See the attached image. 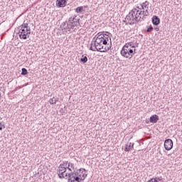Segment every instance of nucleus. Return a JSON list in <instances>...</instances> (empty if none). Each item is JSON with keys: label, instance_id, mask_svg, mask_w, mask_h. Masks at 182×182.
<instances>
[{"label": "nucleus", "instance_id": "c9c22d12", "mask_svg": "<svg viewBox=\"0 0 182 182\" xmlns=\"http://www.w3.org/2000/svg\"><path fill=\"white\" fill-rule=\"evenodd\" d=\"M2 126V123L0 122V127Z\"/></svg>", "mask_w": 182, "mask_h": 182}, {"label": "nucleus", "instance_id": "cd10ccee", "mask_svg": "<svg viewBox=\"0 0 182 182\" xmlns=\"http://www.w3.org/2000/svg\"><path fill=\"white\" fill-rule=\"evenodd\" d=\"M149 5V1H145L144 3L142 4V8L144 9V7L147 6Z\"/></svg>", "mask_w": 182, "mask_h": 182}, {"label": "nucleus", "instance_id": "a211bd4d", "mask_svg": "<svg viewBox=\"0 0 182 182\" xmlns=\"http://www.w3.org/2000/svg\"><path fill=\"white\" fill-rule=\"evenodd\" d=\"M81 63H86L87 62V56L82 55L80 58Z\"/></svg>", "mask_w": 182, "mask_h": 182}, {"label": "nucleus", "instance_id": "e433bc0d", "mask_svg": "<svg viewBox=\"0 0 182 182\" xmlns=\"http://www.w3.org/2000/svg\"><path fill=\"white\" fill-rule=\"evenodd\" d=\"M146 123H149V120H146Z\"/></svg>", "mask_w": 182, "mask_h": 182}, {"label": "nucleus", "instance_id": "f257e3e1", "mask_svg": "<svg viewBox=\"0 0 182 182\" xmlns=\"http://www.w3.org/2000/svg\"><path fill=\"white\" fill-rule=\"evenodd\" d=\"M97 38L95 41H94V48H95L97 52H107V50H109L110 48L112 46H106L107 45V42H109V39H110V36L109 35L98 33L96 35Z\"/></svg>", "mask_w": 182, "mask_h": 182}, {"label": "nucleus", "instance_id": "c85d7f7f", "mask_svg": "<svg viewBox=\"0 0 182 182\" xmlns=\"http://www.w3.org/2000/svg\"><path fill=\"white\" fill-rule=\"evenodd\" d=\"M152 31H153V26H150L147 28V30H146L147 32H151Z\"/></svg>", "mask_w": 182, "mask_h": 182}, {"label": "nucleus", "instance_id": "58836bf2", "mask_svg": "<svg viewBox=\"0 0 182 182\" xmlns=\"http://www.w3.org/2000/svg\"><path fill=\"white\" fill-rule=\"evenodd\" d=\"M95 38H97V36H95L94 37V39H95Z\"/></svg>", "mask_w": 182, "mask_h": 182}, {"label": "nucleus", "instance_id": "412c9836", "mask_svg": "<svg viewBox=\"0 0 182 182\" xmlns=\"http://www.w3.org/2000/svg\"><path fill=\"white\" fill-rule=\"evenodd\" d=\"M69 162L68 161H63V164H60V167H68Z\"/></svg>", "mask_w": 182, "mask_h": 182}, {"label": "nucleus", "instance_id": "c756f323", "mask_svg": "<svg viewBox=\"0 0 182 182\" xmlns=\"http://www.w3.org/2000/svg\"><path fill=\"white\" fill-rule=\"evenodd\" d=\"M82 177H83L82 180H85V178H86L87 177V174H85V173H83V171L82 172Z\"/></svg>", "mask_w": 182, "mask_h": 182}, {"label": "nucleus", "instance_id": "6e6552de", "mask_svg": "<svg viewBox=\"0 0 182 182\" xmlns=\"http://www.w3.org/2000/svg\"><path fill=\"white\" fill-rule=\"evenodd\" d=\"M68 4V0H56L58 8H65Z\"/></svg>", "mask_w": 182, "mask_h": 182}, {"label": "nucleus", "instance_id": "1a4fd4ad", "mask_svg": "<svg viewBox=\"0 0 182 182\" xmlns=\"http://www.w3.org/2000/svg\"><path fill=\"white\" fill-rule=\"evenodd\" d=\"M127 49L128 50V55L129 56V59H132V58H133V55L136 53V48L133 50L129 48V44H127Z\"/></svg>", "mask_w": 182, "mask_h": 182}, {"label": "nucleus", "instance_id": "6ab92c4d", "mask_svg": "<svg viewBox=\"0 0 182 182\" xmlns=\"http://www.w3.org/2000/svg\"><path fill=\"white\" fill-rule=\"evenodd\" d=\"M83 6H78L75 9V12L77 14H81V12H83Z\"/></svg>", "mask_w": 182, "mask_h": 182}, {"label": "nucleus", "instance_id": "9b49d317", "mask_svg": "<svg viewBox=\"0 0 182 182\" xmlns=\"http://www.w3.org/2000/svg\"><path fill=\"white\" fill-rule=\"evenodd\" d=\"M135 11V16L136 18H138V22H140V20L142 19L141 15H142V11L141 10H138L137 9H134Z\"/></svg>", "mask_w": 182, "mask_h": 182}, {"label": "nucleus", "instance_id": "4be33fe9", "mask_svg": "<svg viewBox=\"0 0 182 182\" xmlns=\"http://www.w3.org/2000/svg\"><path fill=\"white\" fill-rule=\"evenodd\" d=\"M57 174L59 176V178H65V172H58Z\"/></svg>", "mask_w": 182, "mask_h": 182}, {"label": "nucleus", "instance_id": "bb28decb", "mask_svg": "<svg viewBox=\"0 0 182 182\" xmlns=\"http://www.w3.org/2000/svg\"><path fill=\"white\" fill-rule=\"evenodd\" d=\"M147 182H159V181H157V178H152L150 180H149Z\"/></svg>", "mask_w": 182, "mask_h": 182}, {"label": "nucleus", "instance_id": "aec40b11", "mask_svg": "<svg viewBox=\"0 0 182 182\" xmlns=\"http://www.w3.org/2000/svg\"><path fill=\"white\" fill-rule=\"evenodd\" d=\"M64 31H66L67 33L68 32H70V31H72V26L68 25V23H67L66 28H64Z\"/></svg>", "mask_w": 182, "mask_h": 182}, {"label": "nucleus", "instance_id": "dca6fc26", "mask_svg": "<svg viewBox=\"0 0 182 182\" xmlns=\"http://www.w3.org/2000/svg\"><path fill=\"white\" fill-rule=\"evenodd\" d=\"M66 167H67L68 170L69 171H70V173H73V172L72 171V168H73V170H75V164H74L73 163L69 162V163H68V165Z\"/></svg>", "mask_w": 182, "mask_h": 182}, {"label": "nucleus", "instance_id": "4468645a", "mask_svg": "<svg viewBox=\"0 0 182 182\" xmlns=\"http://www.w3.org/2000/svg\"><path fill=\"white\" fill-rule=\"evenodd\" d=\"M18 28H21V29L24 28L26 31H31V28L28 26V21H24L23 24L20 26Z\"/></svg>", "mask_w": 182, "mask_h": 182}, {"label": "nucleus", "instance_id": "ddd939ff", "mask_svg": "<svg viewBox=\"0 0 182 182\" xmlns=\"http://www.w3.org/2000/svg\"><path fill=\"white\" fill-rule=\"evenodd\" d=\"M134 144L132 142H128L126 144L125 151H130V150H133Z\"/></svg>", "mask_w": 182, "mask_h": 182}, {"label": "nucleus", "instance_id": "7c9ffc66", "mask_svg": "<svg viewBox=\"0 0 182 182\" xmlns=\"http://www.w3.org/2000/svg\"><path fill=\"white\" fill-rule=\"evenodd\" d=\"M125 45H129V46L130 48H135L134 46H132V43H126Z\"/></svg>", "mask_w": 182, "mask_h": 182}, {"label": "nucleus", "instance_id": "f8f14e48", "mask_svg": "<svg viewBox=\"0 0 182 182\" xmlns=\"http://www.w3.org/2000/svg\"><path fill=\"white\" fill-rule=\"evenodd\" d=\"M152 23L155 26L160 25V18L157 16H154L152 17Z\"/></svg>", "mask_w": 182, "mask_h": 182}, {"label": "nucleus", "instance_id": "39448f33", "mask_svg": "<svg viewBox=\"0 0 182 182\" xmlns=\"http://www.w3.org/2000/svg\"><path fill=\"white\" fill-rule=\"evenodd\" d=\"M18 30L20 39H28V38H29V35H31V30L26 31V28H21V27H18Z\"/></svg>", "mask_w": 182, "mask_h": 182}, {"label": "nucleus", "instance_id": "9d476101", "mask_svg": "<svg viewBox=\"0 0 182 182\" xmlns=\"http://www.w3.org/2000/svg\"><path fill=\"white\" fill-rule=\"evenodd\" d=\"M160 120V118L159 117V115L154 114L150 117L149 122L150 123H157Z\"/></svg>", "mask_w": 182, "mask_h": 182}, {"label": "nucleus", "instance_id": "72a5a7b5", "mask_svg": "<svg viewBox=\"0 0 182 182\" xmlns=\"http://www.w3.org/2000/svg\"><path fill=\"white\" fill-rule=\"evenodd\" d=\"M86 171V169H85V168H80V171Z\"/></svg>", "mask_w": 182, "mask_h": 182}, {"label": "nucleus", "instance_id": "2eb2a0df", "mask_svg": "<svg viewBox=\"0 0 182 182\" xmlns=\"http://www.w3.org/2000/svg\"><path fill=\"white\" fill-rule=\"evenodd\" d=\"M56 102H59V98L57 97H53V98L49 100L50 105H56Z\"/></svg>", "mask_w": 182, "mask_h": 182}, {"label": "nucleus", "instance_id": "f03ea898", "mask_svg": "<svg viewBox=\"0 0 182 182\" xmlns=\"http://www.w3.org/2000/svg\"><path fill=\"white\" fill-rule=\"evenodd\" d=\"M65 177H68V182H80L82 181V178H80L79 176H77V172H70L65 173Z\"/></svg>", "mask_w": 182, "mask_h": 182}, {"label": "nucleus", "instance_id": "473e14b6", "mask_svg": "<svg viewBox=\"0 0 182 182\" xmlns=\"http://www.w3.org/2000/svg\"><path fill=\"white\" fill-rule=\"evenodd\" d=\"M155 31H156V32H159V31H160L159 28H155Z\"/></svg>", "mask_w": 182, "mask_h": 182}, {"label": "nucleus", "instance_id": "5701e85b", "mask_svg": "<svg viewBox=\"0 0 182 182\" xmlns=\"http://www.w3.org/2000/svg\"><path fill=\"white\" fill-rule=\"evenodd\" d=\"M67 26H68V21L63 22V23L60 25V28H63V30H65V28H66Z\"/></svg>", "mask_w": 182, "mask_h": 182}, {"label": "nucleus", "instance_id": "423d86ee", "mask_svg": "<svg viewBox=\"0 0 182 182\" xmlns=\"http://www.w3.org/2000/svg\"><path fill=\"white\" fill-rule=\"evenodd\" d=\"M164 149L167 151L171 150L173 149V140L171 139H167L164 141Z\"/></svg>", "mask_w": 182, "mask_h": 182}, {"label": "nucleus", "instance_id": "7ed1b4c3", "mask_svg": "<svg viewBox=\"0 0 182 182\" xmlns=\"http://www.w3.org/2000/svg\"><path fill=\"white\" fill-rule=\"evenodd\" d=\"M125 19H127V21L130 22L129 25H133L134 22H139V18L136 16V11L134 9L129 11Z\"/></svg>", "mask_w": 182, "mask_h": 182}, {"label": "nucleus", "instance_id": "f704fd0d", "mask_svg": "<svg viewBox=\"0 0 182 182\" xmlns=\"http://www.w3.org/2000/svg\"><path fill=\"white\" fill-rule=\"evenodd\" d=\"M86 8H87V6H83V9H86Z\"/></svg>", "mask_w": 182, "mask_h": 182}, {"label": "nucleus", "instance_id": "0eeeda50", "mask_svg": "<svg viewBox=\"0 0 182 182\" xmlns=\"http://www.w3.org/2000/svg\"><path fill=\"white\" fill-rule=\"evenodd\" d=\"M121 55L122 56H124V58H127L128 59H130V55H129V50H127V46L125 44L122 49L121 50Z\"/></svg>", "mask_w": 182, "mask_h": 182}, {"label": "nucleus", "instance_id": "20e7f679", "mask_svg": "<svg viewBox=\"0 0 182 182\" xmlns=\"http://www.w3.org/2000/svg\"><path fill=\"white\" fill-rule=\"evenodd\" d=\"M80 18H76V16H73V17H70L67 22L68 25L71 26L72 29H75V26H77V25H80Z\"/></svg>", "mask_w": 182, "mask_h": 182}, {"label": "nucleus", "instance_id": "393cba45", "mask_svg": "<svg viewBox=\"0 0 182 182\" xmlns=\"http://www.w3.org/2000/svg\"><path fill=\"white\" fill-rule=\"evenodd\" d=\"M93 46H95V44H93V42H92L91 46L90 48V50H92V52H96L97 50L96 48L95 47L93 48Z\"/></svg>", "mask_w": 182, "mask_h": 182}, {"label": "nucleus", "instance_id": "b1692460", "mask_svg": "<svg viewBox=\"0 0 182 182\" xmlns=\"http://www.w3.org/2000/svg\"><path fill=\"white\" fill-rule=\"evenodd\" d=\"M142 20L144 21V16H147L149 15V11L147 10L142 11Z\"/></svg>", "mask_w": 182, "mask_h": 182}, {"label": "nucleus", "instance_id": "4c0bfd02", "mask_svg": "<svg viewBox=\"0 0 182 182\" xmlns=\"http://www.w3.org/2000/svg\"><path fill=\"white\" fill-rule=\"evenodd\" d=\"M0 130H2V127H0Z\"/></svg>", "mask_w": 182, "mask_h": 182}, {"label": "nucleus", "instance_id": "f3484780", "mask_svg": "<svg viewBox=\"0 0 182 182\" xmlns=\"http://www.w3.org/2000/svg\"><path fill=\"white\" fill-rule=\"evenodd\" d=\"M68 170L67 166H58V173H66V171Z\"/></svg>", "mask_w": 182, "mask_h": 182}, {"label": "nucleus", "instance_id": "a878e982", "mask_svg": "<svg viewBox=\"0 0 182 182\" xmlns=\"http://www.w3.org/2000/svg\"><path fill=\"white\" fill-rule=\"evenodd\" d=\"M21 70V75H23V76H25V75H28V70L22 69Z\"/></svg>", "mask_w": 182, "mask_h": 182}, {"label": "nucleus", "instance_id": "2f4dec72", "mask_svg": "<svg viewBox=\"0 0 182 182\" xmlns=\"http://www.w3.org/2000/svg\"><path fill=\"white\" fill-rule=\"evenodd\" d=\"M156 178V180H157V181H161V180H163V177H156V178Z\"/></svg>", "mask_w": 182, "mask_h": 182}]
</instances>
